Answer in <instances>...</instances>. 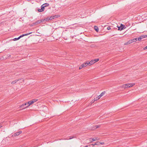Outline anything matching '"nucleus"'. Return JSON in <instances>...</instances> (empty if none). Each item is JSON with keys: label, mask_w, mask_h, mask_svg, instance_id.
Listing matches in <instances>:
<instances>
[{"label": "nucleus", "mask_w": 147, "mask_h": 147, "mask_svg": "<svg viewBox=\"0 0 147 147\" xmlns=\"http://www.w3.org/2000/svg\"><path fill=\"white\" fill-rule=\"evenodd\" d=\"M27 103H26L22 105H21L19 107L22 108V109H24L28 107H27Z\"/></svg>", "instance_id": "1"}, {"label": "nucleus", "mask_w": 147, "mask_h": 147, "mask_svg": "<svg viewBox=\"0 0 147 147\" xmlns=\"http://www.w3.org/2000/svg\"><path fill=\"white\" fill-rule=\"evenodd\" d=\"M125 86L126 87V88L131 87L133 86L134 85V83H128L125 84Z\"/></svg>", "instance_id": "2"}, {"label": "nucleus", "mask_w": 147, "mask_h": 147, "mask_svg": "<svg viewBox=\"0 0 147 147\" xmlns=\"http://www.w3.org/2000/svg\"><path fill=\"white\" fill-rule=\"evenodd\" d=\"M118 30H119L121 31L125 29V27L122 24H121L120 26V27H118Z\"/></svg>", "instance_id": "3"}, {"label": "nucleus", "mask_w": 147, "mask_h": 147, "mask_svg": "<svg viewBox=\"0 0 147 147\" xmlns=\"http://www.w3.org/2000/svg\"><path fill=\"white\" fill-rule=\"evenodd\" d=\"M43 21L42 20V19L40 20H37V21L36 22H34V24L36 25H38V24H40V23H41L43 22Z\"/></svg>", "instance_id": "4"}, {"label": "nucleus", "mask_w": 147, "mask_h": 147, "mask_svg": "<svg viewBox=\"0 0 147 147\" xmlns=\"http://www.w3.org/2000/svg\"><path fill=\"white\" fill-rule=\"evenodd\" d=\"M22 133L21 131H19V132H16L13 135H12L13 136H19L21 133Z\"/></svg>", "instance_id": "5"}, {"label": "nucleus", "mask_w": 147, "mask_h": 147, "mask_svg": "<svg viewBox=\"0 0 147 147\" xmlns=\"http://www.w3.org/2000/svg\"><path fill=\"white\" fill-rule=\"evenodd\" d=\"M33 102L32 100L31 101H30L27 102V107H29L32 104L34 103Z\"/></svg>", "instance_id": "6"}, {"label": "nucleus", "mask_w": 147, "mask_h": 147, "mask_svg": "<svg viewBox=\"0 0 147 147\" xmlns=\"http://www.w3.org/2000/svg\"><path fill=\"white\" fill-rule=\"evenodd\" d=\"M91 145H92V146H94L95 145H98V146H99L100 145V142L98 141H97L94 144H91Z\"/></svg>", "instance_id": "7"}, {"label": "nucleus", "mask_w": 147, "mask_h": 147, "mask_svg": "<svg viewBox=\"0 0 147 147\" xmlns=\"http://www.w3.org/2000/svg\"><path fill=\"white\" fill-rule=\"evenodd\" d=\"M89 139L92 140V141H91L90 142H92L93 141H95L96 140H99V139L98 138H90Z\"/></svg>", "instance_id": "8"}, {"label": "nucleus", "mask_w": 147, "mask_h": 147, "mask_svg": "<svg viewBox=\"0 0 147 147\" xmlns=\"http://www.w3.org/2000/svg\"><path fill=\"white\" fill-rule=\"evenodd\" d=\"M100 125H95V126L93 127H92V129H95L100 127Z\"/></svg>", "instance_id": "9"}, {"label": "nucleus", "mask_w": 147, "mask_h": 147, "mask_svg": "<svg viewBox=\"0 0 147 147\" xmlns=\"http://www.w3.org/2000/svg\"><path fill=\"white\" fill-rule=\"evenodd\" d=\"M131 43H132V42H131V39H130V40H129L128 41L126 42L125 43H124V45H127L129 44H130Z\"/></svg>", "instance_id": "10"}, {"label": "nucleus", "mask_w": 147, "mask_h": 147, "mask_svg": "<svg viewBox=\"0 0 147 147\" xmlns=\"http://www.w3.org/2000/svg\"><path fill=\"white\" fill-rule=\"evenodd\" d=\"M94 63V62L93 61V60H92L90 61L88 63V65H92Z\"/></svg>", "instance_id": "11"}, {"label": "nucleus", "mask_w": 147, "mask_h": 147, "mask_svg": "<svg viewBox=\"0 0 147 147\" xmlns=\"http://www.w3.org/2000/svg\"><path fill=\"white\" fill-rule=\"evenodd\" d=\"M131 41L132 43L136 42V41H137V38H133L132 39H131Z\"/></svg>", "instance_id": "12"}, {"label": "nucleus", "mask_w": 147, "mask_h": 147, "mask_svg": "<svg viewBox=\"0 0 147 147\" xmlns=\"http://www.w3.org/2000/svg\"><path fill=\"white\" fill-rule=\"evenodd\" d=\"M94 29L97 32H98L99 31V29L98 27L96 26H94Z\"/></svg>", "instance_id": "13"}, {"label": "nucleus", "mask_w": 147, "mask_h": 147, "mask_svg": "<svg viewBox=\"0 0 147 147\" xmlns=\"http://www.w3.org/2000/svg\"><path fill=\"white\" fill-rule=\"evenodd\" d=\"M69 138H68V139H65V140H69V139H71L73 138H76V136H69Z\"/></svg>", "instance_id": "14"}, {"label": "nucleus", "mask_w": 147, "mask_h": 147, "mask_svg": "<svg viewBox=\"0 0 147 147\" xmlns=\"http://www.w3.org/2000/svg\"><path fill=\"white\" fill-rule=\"evenodd\" d=\"M49 18H45L42 19V20H43V22L49 21Z\"/></svg>", "instance_id": "15"}, {"label": "nucleus", "mask_w": 147, "mask_h": 147, "mask_svg": "<svg viewBox=\"0 0 147 147\" xmlns=\"http://www.w3.org/2000/svg\"><path fill=\"white\" fill-rule=\"evenodd\" d=\"M55 18V16H51L49 18V20H52L53 19Z\"/></svg>", "instance_id": "16"}, {"label": "nucleus", "mask_w": 147, "mask_h": 147, "mask_svg": "<svg viewBox=\"0 0 147 147\" xmlns=\"http://www.w3.org/2000/svg\"><path fill=\"white\" fill-rule=\"evenodd\" d=\"M84 67H85L84 66V64H82L80 66V67H79V69H82Z\"/></svg>", "instance_id": "17"}, {"label": "nucleus", "mask_w": 147, "mask_h": 147, "mask_svg": "<svg viewBox=\"0 0 147 147\" xmlns=\"http://www.w3.org/2000/svg\"><path fill=\"white\" fill-rule=\"evenodd\" d=\"M84 65V66L86 67L88 65V63L87 62H85L83 63Z\"/></svg>", "instance_id": "18"}, {"label": "nucleus", "mask_w": 147, "mask_h": 147, "mask_svg": "<svg viewBox=\"0 0 147 147\" xmlns=\"http://www.w3.org/2000/svg\"><path fill=\"white\" fill-rule=\"evenodd\" d=\"M105 93V91H103L99 95V96H100V97H101Z\"/></svg>", "instance_id": "19"}, {"label": "nucleus", "mask_w": 147, "mask_h": 147, "mask_svg": "<svg viewBox=\"0 0 147 147\" xmlns=\"http://www.w3.org/2000/svg\"><path fill=\"white\" fill-rule=\"evenodd\" d=\"M99 60V59H94L93 60V61H94V63H95L97 62V61H98Z\"/></svg>", "instance_id": "20"}, {"label": "nucleus", "mask_w": 147, "mask_h": 147, "mask_svg": "<svg viewBox=\"0 0 147 147\" xmlns=\"http://www.w3.org/2000/svg\"><path fill=\"white\" fill-rule=\"evenodd\" d=\"M60 15H56V22L57 21V19H56V18H58L59 17H60Z\"/></svg>", "instance_id": "21"}, {"label": "nucleus", "mask_w": 147, "mask_h": 147, "mask_svg": "<svg viewBox=\"0 0 147 147\" xmlns=\"http://www.w3.org/2000/svg\"><path fill=\"white\" fill-rule=\"evenodd\" d=\"M44 6L45 7L48 6L49 5V4L47 3H45L42 5Z\"/></svg>", "instance_id": "22"}, {"label": "nucleus", "mask_w": 147, "mask_h": 147, "mask_svg": "<svg viewBox=\"0 0 147 147\" xmlns=\"http://www.w3.org/2000/svg\"><path fill=\"white\" fill-rule=\"evenodd\" d=\"M121 87L122 88H124V89L126 88V86H125V84H124L123 85H122V86H121Z\"/></svg>", "instance_id": "23"}, {"label": "nucleus", "mask_w": 147, "mask_h": 147, "mask_svg": "<svg viewBox=\"0 0 147 147\" xmlns=\"http://www.w3.org/2000/svg\"><path fill=\"white\" fill-rule=\"evenodd\" d=\"M76 24H76H72L71 25H70L69 26L70 27L69 28H74V27H71V26H73L74 25H75V24Z\"/></svg>", "instance_id": "24"}, {"label": "nucleus", "mask_w": 147, "mask_h": 147, "mask_svg": "<svg viewBox=\"0 0 147 147\" xmlns=\"http://www.w3.org/2000/svg\"><path fill=\"white\" fill-rule=\"evenodd\" d=\"M137 38V40H138L139 41H140L142 40V38L140 36L138 38Z\"/></svg>", "instance_id": "25"}, {"label": "nucleus", "mask_w": 147, "mask_h": 147, "mask_svg": "<svg viewBox=\"0 0 147 147\" xmlns=\"http://www.w3.org/2000/svg\"><path fill=\"white\" fill-rule=\"evenodd\" d=\"M140 37H141L142 38V39L146 37V35L141 36H140Z\"/></svg>", "instance_id": "26"}, {"label": "nucleus", "mask_w": 147, "mask_h": 147, "mask_svg": "<svg viewBox=\"0 0 147 147\" xmlns=\"http://www.w3.org/2000/svg\"><path fill=\"white\" fill-rule=\"evenodd\" d=\"M38 11L39 12H41L43 11V10L42 9H41V8L38 9Z\"/></svg>", "instance_id": "27"}, {"label": "nucleus", "mask_w": 147, "mask_h": 147, "mask_svg": "<svg viewBox=\"0 0 147 147\" xmlns=\"http://www.w3.org/2000/svg\"><path fill=\"white\" fill-rule=\"evenodd\" d=\"M18 80H17V81H16V80L15 81H13V82H11V84H14L15 83H16V82H17V81H18Z\"/></svg>", "instance_id": "28"}, {"label": "nucleus", "mask_w": 147, "mask_h": 147, "mask_svg": "<svg viewBox=\"0 0 147 147\" xmlns=\"http://www.w3.org/2000/svg\"><path fill=\"white\" fill-rule=\"evenodd\" d=\"M19 39H20V38H19V37H18V38H14L13 39V40L14 41H16V40H18Z\"/></svg>", "instance_id": "29"}, {"label": "nucleus", "mask_w": 147, "mask_h": 147, "mask_svg": "<svg viewBox=\"0 0 147 147\" xmlns=\"http://www.w3.org/2000/svg\"><path fill=\"white\" fill-rule=\"evenodd\" d=\"M37 100H38L37 99H33L32 100V101L34 103V102H36L37 101Z\"/></svg>", "instance_id": "30"}, {"label": "nucleus", "mask_w": 147, "mask_h": 147, "mask_svg": "<svg viewBox=\"0 0 147 147\" xmlns=\"http://www.w3.org/2000/svg\"><path fill=\"white\" fill-rule=\"evenodd\" d=\"M41 9H42L43 10V11H44V9H45V8H44L45 6H44L43 5H42L41 6Z\"/></svg>", "instance_id": "31"}, {"label": "nucleus", "mask_w": 147, "mask_h": 147, "mask_svg": "<svg viewBox=\"0 0 147 147\" xmlns=\"http://www.w3.org/2000/svg\"><path fill=\"white\" fill-rule=\"evenodd\" d=\"M31 33H32V32H30V33H27V34H24V36H25L28 35L30 34Z\"/></svg>", "instance_id": "32"}, {"label": "nucleus", "mask_w": 147, "mask_h": 147, "mask_svg": "<svg viewBox=\"0 0 147 147\" xmlns=\"http://www.w3.org/2000/svg\"><path fill=\"white\" fill-rule=\"evenodd\" d=\"M31 33H32V32H30V33H27V34H24V36H25L28 35L30 34Z\"/></svg>", "instance_id": "33"}, {"label": "nucleus", "mask_w": 147, "mask_h": 147, "mask_svg": "<svg viewBox=\"0 0 147 147\" xmlns=\"http://www.w3.org/2000/svg\"><path fill=\"white\" fill-rule=\"evenodd\" d=\"M24 36V34H22V35H20V36H19V38H20H20H22V37H23Z\"/></svg>", "instance_id": "34"}, {"label": "nucleus", "mask_w": 147, "mask_h": 147, "mask_svg": "<svg viewBox=\"0 0 147 147\" xmlns=\"http://www.w3.org/2000/svg\"><path fill=\"white\" fill-rule=\"evenodd\" d=\"M100 96H98L97 97H96V99H95L96 100H98L99 99H100Z\"/></svg>", "instance_id": "35"}, {"label": "nucleus", "mask_w": 147, "mask_h": 147, "mask_svg": "<svg viewBox=\"0 0 147 147\" xmlns=\"http://www.w3.org/2000/svg\"><path fill=\"white\" fill-rule=\"evenodd\" d=\"M107 29L108 30H111V28L110 27V26H108L107 27Z\"/></svg>", "instance_id": "36"}, {"label": "nucleus", "mask_w": 147, "mask_h": 147, "mask_svg": "<svg viewBox=\"0 0 147 147\" xmlns=\"http://www.w3.org/2000/svg\"><path fill=\"white\" fill-rule=\"evenodd\" d=\"M95 100H96L95 99L94 100H92L91 101V103H94Z\"/></svg>", "instance_id": "37"}, {"label": "nucleus", "mask_w": 147, "mask_h": 147, "mask_svg": "<svg viewBox=\"0 0 147 147\" xmlns=\"http://www.w3.org/2000/svg\"><path fill=\"white\" fill-rule=\"evenodd\" d=\"M143 49L144 50H146V49H147V46L144 47Z\"/></svg>", "instance_id": "38"}, {"label": "nucleus", "mask_w": 147, "mask_h": 147, "mask_svg": "<svg viewBox=\"0 0 147 147\" xmlns=\"http://www.w3.org/2000/svg\"><path fill=\"white\" fill-rule=\"evenodd\" d=\"M104 143H105L104 142H100V144L103 145V144H104Z\"/></svg>", "instance_id": "39"}, {"label": "nucleus", "mask_w": 147, "mask_h": 147, "mask_svg": "<svg viewBox=\"0 0 147 147\" xmlns=\"http://www.w3.org/2000/svg\"><path fill=\"white\" fill-rule=\"evenodd\" d=\"M89 140V141H90H90H92V140H90L89 139L87 140V141H88Z\"/></svg>", "instance_id": "40"}, {"label": "nucleus", "mask_w": 147, "mask_h": 147, "mask_svg": "<svg viewBox=\"0 0 147 147\" xmlns=\"http://www.w3.org/2000/svg\"><path fill=\"white\" fill-rule=\"evenodd\" d=\"M90 147H93L92 145H91V144L88 145Z\"/></svg>", "instance_id": "41"}, {"label": "nucleus", "mask_w": 147, "mask_h": 147, "mask_svg": "<svg viewBox=\"0 0 147 147\" xmlns=\"http://www.w3.org/2000/svg\"><path fill=\"white\" fill-rule=\"evenodd\" d=\"M89 146L88 145H86L85 146H84V147H88Z\"/></svg>", "instance_id": "42"}, {"label": "nucleus", "mask_w": 147, "mask_h": 147, "mask_svg": "<svg viewBox=\"0 0 147 147\" xmlns=\"http://www.w3.org/2000/svg\"><path fill=\"white\" fill-rule=\"evenodd\" d=\"M2 127V126L1 125H0V128Z\"/></svg>", "instance_id": "43"}, {"label": "nucleus", "mask_w": 147, "mask_h": 147, "mask_svg": "<svg viewBox=\"0 0 147 147\" xmlns=\"http://www.w3.org/2000/svg\"><path fill=\"white\" fill-rule=\"evenodd\" d=\"M59 20H62V19H61V18H59Z\"/></svg>", "instance_id": "44"}, {"label": "nucleus", "mask_w": 147, "mask_h": 147, "mask_svg": "<svg viewBox=\"0 0 147 147\" xmlns=\"http://www.w3.org/2000/svg\"><path fill=\"white\" fill-rule=\"evenodd\" d=\"M77 27V26H75V27Z\"/></svg>", "instance_id": "45"}, {"label": "nucleus", "mask_w": 147, "mask_h": 147, "mask_svg": "<svg viewBox=\"0 0 147 147\" xmlns=\"http://www.w3.org/2000/svg\"><path fill=\"white\" fill-rule=\"evenodd\" d=\"M147 37V35H146V37Z\"/></svg>", "instance_id": "46"}]
</instances>
